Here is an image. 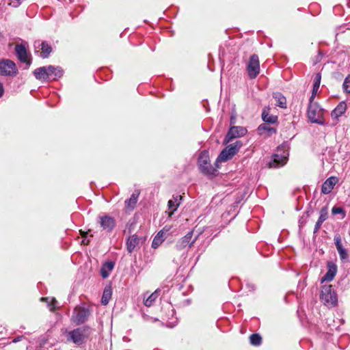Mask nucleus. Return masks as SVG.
<instances>
[{
  "label": "nucleus",
  "instance_id": "4c0bfd02",
  "mask_svg": "<svg viewBox=\"0 0 350 350\" xmlns=\"http://www.w3.org/2000/svg\"><path fill=\"white\" fill-rule=\"evenodd\" d=\"M21 338H22V336L15 338L14 339H13L12 342L16 343V342L20 341Z\"/></svg>",
  "mask_w": 350,
  "mask_h": 350
},
{
  "label": "nucleus",
  "instance_id": "9b49d317",
  "mask_svg": "<svg viewBox=\"0 0 350 350\" xmlns=\"http://www.w3.org/2000/svg\"><path fill=\"white\" fill-rule=\"evenodd\" d=\"M247 70L250 79H255L257 77L260 71V63L257 55L254 54L250 57Z\"/></svg>",
  "mask_w": 350,
  "mask_h": 350
},
{
  "label": "nucleus",
  "instance_id": "a878e982",
  "mask_svg": "<svg viewBox=\"0 0 350 350\" xmlns=\"http://www.w3.org/2000/svg\"><path fill=\"white\" fill-rule=\"evenodd\" d=\"M273 98L275 100V105L285 109L286 108V99L280 92H275L273 94Z\"/></svg>",
  "mask_w": 350,
  "mask_h": 350
},
{
  "label": "nucleus",
  "instance_id": "f257e3e1",
  "mask_svg": "<svg viewBox=\"0 0 350 350\" xmlns=\"http://www.w3.org/2000/svg\"><path fill=\"white\" fill-rule=\"evenodd\" d=\"M92 333V329L90 326H81L67 332V340L80 346L86 342Z\"/></svg>",
  "mask_w": 350,
  "mask_h": 350
},
{
  "label": "nucleus",
  "instance_id": "c756f323",
  "mask_svg": "<svg viewBox=\"0 0 350 350\" xmlns=\"http://www.w3.org/2000/svg\"><path fill=\"white\" fill-rule=\"evenodd\" d=\"M164 232L163 230H160L154 237L152 242V247L154 249L157 248L164 241Z\"/></svg>",
  "mask_w": 350,
  "mask_h": 350
},
{
  "label": "nucleus",
  "instance_id": "1a4fd4ad",
  "mask_svg": "<svg viewBox=\"0 0 350 350\" xmlns=\"http://www.w3.org/2000/svg\"><path fill=\"white\" fill-rule=\"evenodd\" d=\"M90 314V310L84 307H76L72 317V321L77 325L84 323Z\"/></svg>",
  "mask_w": 350,
  "mask_h": 350
},
{
  "label": "nucleus",
  "instance_id": "aec40b11",
  "mask_svg": "<svg viewBox=\"0 0 350 350\" xmlns=\"http://www.w3.org/2000/svg\"><path fill=\"white\" fill-rule=\"evenodd\" d=\"M140 239L139 237L136 235L133 234L129 237V239L126 241V250L129 253H132L135 247L138 245L139 243Z\"/></svg>",
  "mask_w": 350,
  "mask_h": 350
},
{
  "label": "nucleus",
  "instance_id": "f8f14e48",
  "mask_svg": "<svg viewBox=\"0 0 350 350\" xmlns=\"http://www.w3.org/2000/svg\"><path fill=\"white\" fill-rule=\"evenodd\" d=\"M15 53L18 60L25 63L27 65L26 68H28L31 64V59L28 55L25 46L23 44H16L15 46Z\"/></svg>",
  "mask_w": 350,
  "mask_h": 350
},
{
  "label": "nucleus",
  "instance_id": "0eeeda50",
  "mask_svg": "<svg viewBox=\"0 0 350 350\" xmlns=\"http://www.w3.org/2000/svg\"><path fill=\"white\" fill-rule=\"evenodd\" d=\"M18 74V68L16 64L9 59L0 60V75L4 77H15Z\"/></svg>",
  "mask_w": 350,
  "mask_h": 350
},
{
  "label": "nucleus",
  "instance_id": "ddd939ff",
  "mask_svg": "<svg viewBox=\"0 0 350 350\" xmlns=\"http://www.w3.org/2000/svg\"><path fill=\"white\" fill-rule=\"evenodd\" d=\"M247 133V130L245 128L242 126H232L229 131H228L225 139L224 143L228 144L233 139L242 137L245 135Z\"/></svg>",
  "mask_w": 350,
  "mask_h": 350
},
{
  "label": "nucleus",
  "instance_id": "4468645a",
  "mask_svg": "<svg viewBox=\"0 0 350 350\" xmlns=\"http://www.w3.org/2000/svg\"><path fill=\"white\" fill-rule=\"evenodd\" d=\"M33 75L36 79L41 81H49L50 76H49V66H42L36 68L33 71Z\"/></svg>",
  "mask_w": 350,
  "mask_h": 350
},
{
  "label": "nucleus",
  "instance_id": "412c9836",
  "mask_svg": "<svg viewBox=\"0 0 350 350\" xmlns=\"http://www.w3.org/2000/svg\"><path fill=\"white\" fill-rule=\"evenodd\" d=\"M114 267L115 263L113 261L105 262L100 268V275L102 278L104 279L107 278Z\"/></svg>",
  "mask_w": 350,
  "mask_h": 350
},
{
  "label": "nucleus",
  "instance_id": "6ab92c4d",
  "mask_svg": "<svg viewBox=\"0 0 350 350\" xmlns=\"http://www.w3.org/2000/svg\"><path fill=\"white\" fill-rule=\"evenodd\" d=\"M334 240L340 258L346 259L348 255L346 250L342 246L340 236L339 234L335 235Z\"/></svg>",
  "mask_w": 350,
  "mask_h": 350
},
{
  "label": "nucleus",
  "instance_id": "f3484780",
  "mask_svg": "<svg viewBox=\"0 0 350 350\" xmlns=\"http://www.w3.org/2000/svg\"><path fill=\"white\" fill-rule=\"evenodd\" d=\"M327 268H328V270H327V273H325V275L323 277V278L321 280L322 282H323L325 281H327V282L332 281L336 274L337 267L334 263H333L332 262H329L327 263Z\"/></svg>",
  "mask_w": 350,
  "mask_h": 350
},
{
  "label": "nucleus",
  "instance_id": "dca6fc26",
  "mask_svg": "<svg viewBox=\"0 0 350 350\" xmlns=\"http://www.w3.org/2000/svg\"><path fill=\"white\" fill-rule=\"evenodd\" d=\"M337 182L338 178L335 176H331L328 178L322 185L321 193L323 194L329 193L334 189V187L337 183Z\"/></svg>",
  "mask_w": 350,
  "mask_h": 350
},
{
  "label": "nucleus",
  "instance_id": "f704fd0d",
  "mask_svg": "<svg viewBox=\"0 0 350 350\" xmlns=\"http://www.w3.org/2000/svg\"><path fill=\"white\" fill-rule=\"evenodd\" d=\"M342 88L344 92L350 93V75H347V77L345 79L342 84Z\"/></svg>",
  "mask_w": 350,
  "mask_h": 350
},
{
  "label": "nucleus",
  "instance_id": "393cba45",
  "mask_svg": "<svg viewBox=\"0 0 350 350\" xmlns=\"http://www.w3.org/2000/svg\"><path fill=\"white\" fill-rule=\"evenodd\" d=\"M258 131L260 135H266L267 137L271 136L273 134L276 133V129L272 126H270L266 124H260Z\"/></svg>",
  "mask_w": 350,
  "mask_h": 350
},
{
  "label": "nucleus",
  "instance_id": "2f4dec72",
  "mask_svg": "<svg viewBox=\"0 0 350 350\" xmlns=\"http://www.w3.org/2000/svg\"><path fill=\"white\" fill-rule=\"evenodd\" d=\"M139 193H133L129 199L125 201V204L127 208H133L138 200Z\"/></svg>",
  "mask_w": 350,
  "mask_h": 350
},
{
  "label": "nucleus",
  "instance_id": "2eb2a0df",
  "mask_svg": "<svg viewBox=\"0 0 350 350\" xmlns=\"http://www.w3.org/2000/svg\"><path fill=\"white\" fill-rule=\"evenodd\" d=\"M34 46L37 49H41L40 57L42 58H47L52 51L51 46L46 41H36Z\"/></svg>",
  "mask_w": 350,
  "mask_h": 350
},
{
  "label": "nucleus",
  "instance_id": "6e6552de",
  "mask_svg": "<svg viewBox=\"0 0 350 350\" xmlns=\"http://www.w3.org/2000/svg\"><path fill=\"white\" fill-rule=\"evenodd\" d=\"M193 230L189 231L185 236L180 239L175 245V248L178 251H181L187 246L191 247L198 238V234L193 238Z\"/></svg>",
  "mask_w": 350,
  "mask_h": 350
},
{
  "label": "nucleus",
  "instance_id": "e433bc0d",
  "mask_svg": "<svg viewBox=\"0 0 350 350\" xmlns=\"http://www.w3.org/2000/svg\"><path fill=\"white\" fill-rule=\"evenodd\" d=\"M4 88L3 84L0 82V98L3 95Z\"/></svg>",
  "mask_w": 350,
  "mask_h": 350
},
{
  "label": "nucleus",
  "instance_id": "5701e85b",
  "mask_svg": "<svg viewBox=\"0 0 350 350\" xmlns=\"http://www.w3.org/2000/svg\"><path fill=\"white\" fill-rule=\"evenodd\" d=\"M347 110V105L345 102H340L332 111L331 116L333 119L338 120Z\"/></svg>",
  "mask_w": 350,
  "mask_h": 350
},
{
  "label": "nucleus",
  "instance_id": "72a5a7b5",
  "mask_svg": "<svg viewBox=\"0 0 350 350\" xmlns=\"http://www.w3.org/2000/svg\"><path fill=\"white\" fill-rule=\"evenodd\" d=\"M250 343L254 346H259L262 342V338L258 334H252L250 337Z\"/></svg>",
  "mask_w": 350,
  "mask_h": 350
},
{
  "label": "nucleus",
  "instance_id": "bb28decb",
  "mask_svg": "<svg viewBox=\"0 0 350 350\" xmlns=\"http://www.w3.org/2000/svg\"><path fill=\"white\" fill-rule=\"evenodd\" d=\"M321 75L320 73H317L314 79L312 92V95L310 98V101H311V102H312V100H314V98L319 90L320 83H321Z\"/></svg>",
  "mask_w": 350,
  "mask_h": 350
},
{
  "label": "nucleus",
  "instance_id": "f03ea898",
  "mask_svg": "<svg viewBox=\"0 0 350 350\" xmlns=\"http://www.w3.org/2000/svg\"><path fill=\"white\" fill-rule=\"evenodd\" d=\"M198 165L200 171L204 175L208 177H213L217 176L218 167L217 163L215 162L216 167H213L210 162L209 154L207 150H203L199 155Z\"/></svg>",
  "mask_w": 350,
  "mask_h": 350
},
{
  "label": "nucleus",
  "instance_id": "9d476101",
  "mask_svg": "<svg viewBox=\"0 0 350 350\" xmlns=\"http://www.w3.org/2000/svg\"><path fill=\"white\" fill-rule=\"evenodd\" d=\"M97 222L102 230L107 232H111L116 226L114 218L105 214L98 215Z\"/></svg>",
  "mask_w": 350,
  "mask_h": 350
},
{
  "label": "nucleus",
  "instance_id": "7c9ffc66",
  "mask_svg": "<svg viewBox=\"0 0 350 350\" xmlns=\"http://www.w3.org/2000/svg\"><path fill=\"white\" fill-rule=\"evenodd\" d=\"M157 297H158L157 291H155L154 293L149 295L148 296V297H146V296H144V305L147 307L151 306L153 304V303L155 301V300L157 299Z\"/></svg>",
  "mask_w": 350,
  "mask_h": 350
},
{
  "label": "nucleus",
  "instance_id": "c9c22d12",
  "mask_svg": "<svg viewBox=\"0 0 350 350\" xmlns=\"http://www.w3.org/2000/svg\"><path fill=\"white\" fill-rule=\"evenodd\" d=\"M332 212L334 215L344 213V210L341 207L334 206Z\"/></svg>",
  "mask_w": 350,
  "mask_h": 350
},
{
  "label": "nucleus",
  "instance_id": "c85d7f7f",
  "mask_svg": "<svg viewBox=\"0 0 350 350\" xmlns=\"http://www.w3.org/2000/svg\"><path fill=\"white\" fill-rule=\"evenodd\" d=\"M269 109H264L262 113V118L265 122L275 123L278 120V117L275 116L270 115L269 113Z\"/></svg>",
  "mask_w": 350,
  "mask_h": 350
},
{
  "label": "nucleus",
  "instance_id": "39448f33",
  "mask_svg": "<svg viewBox=\"0 0 350 350\" xmlns=\"http://www.w3.org/2000/svg\"><path fill=\"white\" fill-rule=\"evenodd\" d=\"M242 146L243 144L240 140H237L235 142L230 144L221 152L216 159V163L224 162L230 159L237 153Z\"/></svg>",
  "mask_w": 350,
  "mask_h": 350
},
{
  "label": "nucleus",
  "instance_id": "a211bd4d",
  "mask_svg": "<svg viewBox=\"0 0 350 350\" xmlns=\"http://www.w3.org/2000/svg\"><path fill=\"white\" fill-rule=\"evenodd\" d=\"M181 196H173L172 198L168 201L167 206L170 210L169 216L171 217L174 213L176 211L180 205V200H181Z\"/></svg>",
  "mask_w": 350,
  "mask_h": 350
},
{
  "label": "nucleus",
  "instance_id": "cd10ccee",
  "mask_svg": "<svg viewBox=\"0 0 350 350\" xmlns=\"http://www.w3.org/2000/svg\"><path fill=\"white\" fill-rule=\"evenodd\" d=\"M112 295V288L111 286H107L103 293V296L101 298V303L103 305L106 306L109 302V300L111 297Z\"/></svg>",
  "mask_w": 350,
  "mask_h": 350
},
{
  "label": "nucleus",
  "instance_id": "423d86ee",
  "mask_svg": "<svg viewBox=\"0 0 350 350\" xmlns=\"http://www.w3.org/2000/svg\"><path fill=\"white\" fill-rule=\"evenodd\" d=\"M307 114L310 122L320 125L325 124L323 120V109L317 103L310 101Z\"/></svg>",
  "mask_w": 350,
  "mask_h": 350
},
{
  "label": "nucleus",
  "instance_id": "20e7f679",
  "mask_svg": "<svg viewBox=\"0 0 350 350\" xmlns=\"http://www.w3.org/2000/svg\"><path fill=\"white\" fill-rule=\"evenodd\" d=\"M320 299L323 304L329 307H334L337 304V295L332 285H324L322 287Z\"/></svg>",
  "mask_w": 350,
  "mask_h": 350
},
{
  "label": "nucleus",
  "instance_id": "473e14b6",
  "mask_svg": "<svg viewBox=\"0 0 350 350\" xmlns=\"http://www.w3.org/2000/svg\"><path fill=\"white\" fill-rule=\"evenodd\" d=\"M40 300L47 303V306L51 312H54L55 310V304L57 301L55 298H51V300H49V297H42Z\"/></svg>",
  "mask_w": 350,
  "mask_h": 350
},
{
  "label": "nucleus",
  "instance_id": "4be33fe9",
  "mask_svg": "<svg viewBox=\"0 0 350 350\" xmlns=\"http://www.w3.org/2000/svg\"><path fill=\"white\" fill-rule=\"evenodd\" d=\"M64 71L59 66H49V76L51 81L57 80L63 76Z\"/></svg>",
  "mask_w": 350,
  "mask_h": 350
},
{
  "label": "nucleus",
  "instance_id": "b1692460",
  "mask_svg": "<svg viewBox=\"0 0 350 350\" xmlns=\"http://www.w3.org/2000/svg\"><path fill=\"white\" fill-rule=\"evenodd\" d=\"M327 219V209L326 207H323L321 208L320 211V215L314 228V233H316L319 231L321 228L322 224Z\"/></svg>",
  "mask_w": 350,
  "mask_h": 350
},
{
  "label": "nucleus",
  "instance_id": "7ed1b4c3",
  "mask_svg": "<svg viewBox=\"0 0 350 350\" xmlns=\"http://www.w3.org/2000/svg\"><path fill=\"white\" fill-rule=\"evenodd\" d=\"M288 146L284 144L279 146L268 163L269 167L278 168L284 166L288 161Z\"/></svg>",
  "mask_w": 350,
  "mask_h": 350
}]
</instances>
